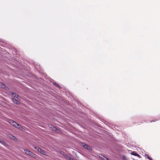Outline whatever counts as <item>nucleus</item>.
Returning a JSON list of instances; mask_svg holds the SVG:
<instances>
[{
	"label": "nucleus",
	"instance_id": "9",
	"mask_svg": "<svg viewBox=\"0 0 160 160\" xmlns=\"http://www.w3.org/2000/svg\"><path fill=\"white\" fill-rule=\"evenodd\" d=\"M0 87L3 88H5V85L1 82H0Z\"/></svg>",
	"mask_w": 160,
	"mask_h": 160
},
{
	"label": "nucleus",
	"instance_id": "15",
	"mask_svg": "<svg viewBox=\"0 0 160 160\" xmlns=\"http://www.w3.org/2000/svg\"><path fill=\"white\" fill-rule=\"evenodd\" d=\"M145 156L147 157V158L149 159L150 160H152L151 158L149 157V156L147 155H145Z\"/></svg>",
	"mask_w": 160,
	"mask_h": 160
},
{
	"label": "nucleus",
	"instance_id": "5",
	"mask_svg": "<svg viewBox=\"0 0 160 160\" xmlns=\"http://www.w3.org/2000/svg\"><path fill=\"white\" fill-rule=\"evenodd\" d=\"M37 151L45 155L46 154V152H45V151L41 149V148H38V149H37Z\"/></svg>",
	"mask_w": 160,
	"mask_h": 160
},
{
	"label": "nucleus",
	"instance_id": "3",
	"mask_svg": "<svg viewBox=\"0 0 160 160\" xmlns=\"http://www.w3.org/2000/svg\"><path fill=\"white\" fill-rule=\"evenodd\" d=\"M48 126L50 128H51L53 131H58V129L56 127L51 124H49Z\"/></svg>",
	"mask_w": 160,
	"mask_h": 160
},
{
	"label": "nucleus",
	"instance_id": "1",
	"mask_svg": "<svg viewBox=\"0 0 160 160\" xmlns=\"http://www.w3.org/2000/svg\"><path fill=\"white\" fill-rule=\"evenodd\" d=\"M23 150L26 154L29 155L30 156H31L34 158H37V155H36L32 152H31V151H29L27 149H24Z\"/></svg>",
	"mask_w": 160,
	"mask_h": 160
},
{
	"label": "nucleus",
	"instance_id": "14",
	"mask_svg": "<svg viewBox=\"0 0 160 160\" xmlns=\"http://www.w3.org/2000/svg\"><path fill=\"white\" fill-rule=\"evenodd\" d=\"M122 159H123L124 160H128V158L126 157L125 156H122Z\"/></svg>",
	"mask_w": 160,
	"mask_h": 160
},
{
	"label": "nucleus",
	"instance_id": "8",
	"mask_svg": "<svg viewBox=\"0 0 160 160\" xmlns=\"http://www.w3.org/2000/svg\"><path fill=\"white\" fill-rule=\"evenodd\" d=\"M12 96L16 98H18V95H17L15 93H13L12 92Z\"/></svg>",
	"mask_w": 160,
	"mask_h": 160
},
{
	"label": "nucleus",
	"instance_id": "7",
	"mask_svg": "<svg viewBox=\"0 0 160 160\" xmlns=\"http://www.w3.org/2000/svg\"><path fill=\"white\" fill-rule=\"evenodd\" d=\"M131 154L134 156H137L139 157H140V156L139 155L137 154L135 152L133 151L131 153Z\"/></svg>",
	"mask_w": 160,
	"mask_h": 160
},
{
	"label": "nucleus",
	"instance_id": "4",
	"mask_svg": "<svg viewBox=\"0 0 160 160\" xmlns=\"http://www.w3.org/2000/svg\"><path fill=\"white\" fill-rule=\"evenodd\" d=\"M82 145L83 146L84 148L88 150H89L90 149V147L84 143H82Z\"/></svg>",
	"mask_w": 160,
	"mask_h": 160
},
{
	"label": "nucleus",
	"instance_id": "12",
	"mask_svg": "<svg viewBox=\"0 0 160 160\" xmlns=\"http://www.w3.org/2000/svg\"><path fill=\"white\" fill-rule=\"evenodd\" d=\"M53 84L56 87H58V88L60 89L61 88V87L57 83L55 82H53Z\"/></svg>",
	"mask_w": 160,
	"mask_h": 160
},
{
	"label": "nucleus",
	"instance_id": "18",
	"mask_svg": "<svg viewBox=\"0 0 160 160\" xmlns=\"http://www.w3.org/2000/svg\"><path fill=\"white\" fill-rule=\"evenodd\" d=\"M11 120V119H9V120Z\"/></svg>",
	"mask_w": 160,
	"mask_h": 160
},
{
	"label": "nucleus",
	"instance_id": "16",
	"mask_svg": "<svg viewBox=\"0 0 160 160\" xmlns=\"http://www.w3.org/2000/svg\"><path fill=\"white\" fill-rule=\"evenodd\" d=\"M66 158H67V160H69V158H70V157L68 156H66Z\"/></svg>",
	"mask_w": 160,
	"mask_h": 160
},
{
	"label": "nucleus",
	"instance_id": "11",
	"mask_svg": "<svg viewBox=\"0 0 160 160\" xmlns=\"http://www.w3.org/2000/svg\"><path fill=\"white\" fill-rule=\"evenodd\" d=\"M99 157L101 158H102V159H103L104 160H107L108 159L107 158H106L103 155H101V156H99Z\"/></svg>",
	"mask_w": 160,
	"mask_h": 160
},
{
	"label": "nucleus",
	"instance_id": "13",
	"mask_svg": "<svg viewBox=\"0 0 160 160\" xmlns=\"http://www.w3.org/2000/svg\"><path fill=\"white\" fill-rule=\"evenodd\" d=\"M0 142L2 144H3L4 145H5L6 144L5 142L4 141L1 140L0 139Z\"/></svg>",
	"mask_w": 160,
	"mask_h": 160
},
{
	"label": "nucleus",
	"instance_id": "6",
	"mask_svg": "<svg viewBox=\"0 0 160 160\" xmlns=\"http://www.w3.org/2000/svg\"><path fill=\"white\" fill-rule=\"evenodd\" d=\"M12 102L15 104H19L20 102L19 101H18V100L14 98H12Z\"/></svg>",
	"mask_w": 160,
	"mask_h": 160
},
{
	"label": "nucleus",
	"instance_id": "2",
	"mask_svg": "<svg viewBox=\"0 0 160 160\" xmlns=\"http://www.w3.org/2000/svg\"><path fill=\"white\" fill-rule=\"evenodd\" d=\"M8 122L10 124L17 128H20L21 126L19 125L17 123L15 122L14 121H8Z\"/></svg>",
	"mask_w": 160,
	"mask_h": 160
},
{
	"label": "nucleus",
	"instance_id": "10",
	"mask_svg": "<svg viewBox=\"0 0 160 160\" xmlns=\"http://www.w3.org/2000/svg\"><path fill=\"white\" fill-rule=\"evenodd\" d=\"M9 138L10 139H12V140H14L15 138V137H14L13 135H11V134H10L9 135Z\"/></svg>",
	"mask_w": 160,
	"mask_h": 160
},
{
	"label": "nucleus",
	"instance_id": "17",
	"mask_svg": "<svg viewBox=\"0 0 160 160\" xmlns=\"http://www.w3.org/2000/svg\"><path fill=\"white\" fill-rule=\"evenodd\" d=\"M34 148L35 149H37H37H38V148H39L38 147H37L36 146H34Z\"/></svg>",
	"mask_w": 160,
	"mask_h": 160
}]
</instances>
